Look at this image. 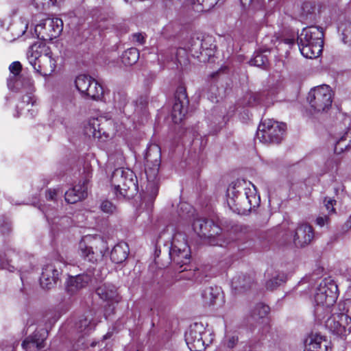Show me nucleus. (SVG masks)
Masks as SVG:
<instances>
[{
	"label": "nucleus",
	"mask_w": 351,
	"mask_h": 351,
	"mask_svg": "<svg viewBox=\"0 0 351 351\" xmlns=\"http://www.w3.org/2000/svg\"><path fill=\"white\" fill-rule=\"evenodd\" d=\"M232 287L237 291H245L252 287L254 277L250 274H241L235 276L232 280Z\"/></svg>",
	"instance_id": "obj_27"
},
{
	"label": "nucleus",
	"mask_w": 351,
	"mask_h": 351,
	"mask_svg": "<svg viewBox=\"0 0 351 351\" xmlns=\"http://www.w3.org/2000/svg\"><path fill=\"white\" fill-rule=\"evenodd\" d=\"M171 261L178 266L177 269L180 278L193 280L196 278L197 267L192 269L189 265L191 260V251L187 242L186 235L180 232L173 234L171 241V246L167 248Z\"/></svg>",
	"instance_id": "obj_3"
},
{
	"label": "nucleus",
	"mask_w": 351,
	"mask_h": 351,
	"mask_svg": "<svg viewBox=\"0 0 351 351\" xmlns=\"http://www.w3.org/2000/svg\"><path fill=\"white\" fill-rule=\"evenodd\" d=\"M218 295L217 287H208L205 288L202 293L204 304L206 306L214 305Z\"/></svg>",
	"instance_id": "obj_31"
},
{
	"label": "nucleus",
	"mask_w": 351,
	"mask_h": 351,
	"mask_svg": "<svg viewBox=\"0 0 351 351\" xmlns=\"http://www.w3.org/2000/svg\"><path fill=\"white\" fill-rule=\"evenodd\" d=\"M129 254V247L126 243L121 242L115 245L110 252V259L115 264L122 263Z\"/></svg>",
	"instance_id": "obj_25"
},
{
	"label": "nucleus",
	"mask_w": 351,
	"mask_h": 351,
	"mask_svg": "<svg viewBox=\"0 0 351 351\" xmlns=\"http://www.w3.org/2000/svg\"><path fill=\"white\" fill-rule=\"evenodd\" d=\"M267 62V56L261 52L255 53L253 58L250 60V65L258 67L265 66Z\"/></svg>",
	"instance_id": "obj_37"
},
{
	"label": "nucleus",
	"mask_w": 351,
	"mask_h": 351,
	"mask_svg": "<svg viewBox=\"0 0 351 351\" xmlns=\"http://www.w3.org/2000/svg\"><path fill=\"white\" fill-rule=\"evenodd\" d=\"M138 104L140 105V108H145L147 105V99L146 97L141 96L136 101V105L138 106Z\"/></svg>",
	"instance_id": "obj_49"
},
{
	"label": "nucleus",
	"mask_w": 351,
	"mask_h": 351,
	"mask_svg": "<svg viewBox=\"0 0 351 351\" xmlns=\"http://www.w3.org/2000/svg\"><path fill=\"white\" fill-rule=\"evenodd\" d=\"M161 165V149L157 144H149L144 156L145 173L150 182L158 177Z\"/></svg>",
	"instance_id": "obj_12"
},
{
	"label": "nucleus",
	"mask_w": 351,
	"mask_h": 351,
	"mask_svg": "<svg viewBox=\"0 0 351 351\" xmlns=\"http://www.w3.org/2000/svg\"><path fill=\"white\" fill-rule=\"evenodd\" d=\"M286 280L287 276L284 274H278L266 281L265 287L267 290L273 291Z\"/></svg>",
	"instance_id": "obj_35"
},
{
	"label": "nucleus",
	"mask_w": 351,
	"mask_h": 351,
	"mask_svg": "<svg viewBox=\"0 0 351 351\" xmlns=\"http://www.w3.org/2000/svg\"><path fill=\"white\" fill-rule=\"evenodd\" d=\"M91 177V172L87 171L77 184L65 192V201L69 204H75L85 199L88 196V184Z\"/></svg>",
	"instance_id": "obj_15"
},
{
	"label": "nucleus",
	"mask_w": 351,
	"mask_h": 351,
	"mask_svg": "<svg viewBox=\"0 0 351 351\" xmlns=\"http://www.w3.org/2000/svg\"><path fill=\"white\" fill-rule=\"evenodd\" d=\"M238 340L239 339L237 337H231L227 342V347L229 348H233L237 345Z\"/></svg>",
	"instance_id": "obj_50"
},
{
	"label": "nucleus",
	"mask_w": 351,
	"mask_h": 351,
	"mask_svg": "<svg viewBox=\"0 0 351 351\" xmlns=\"http://www.w3.org/2000/svg\"><path fill=\"white\" fill-rule=\"evenodd\" d=\"M108 252V242L98 234L83 236L78 243L77 254L84 269L91 274H94L96 266L103 261Z\"/></svg>",
	"instance_id": "obj_1"
},
{
	"label": "nucleus",
	"mask_w": 351,
	"mask_h": 351,
	"mask_svg": "<svg viewBox=\"0 0 351 351\" xmlns=\"http://www.w3.org/2000/svg\"><path fill=\"white\" fill-rule=\"evenodd\" d=\"M349 326L350 322L346 319V317L342 315L339 311L332 314L325 322V326L330 332L341 338L351 332Z\"/></svg>",
	"instance_id": "obj_17"
},
{
	"label": "nucleus",
	"mask_w": 351,
	"mask_h": 351,
	"mask_svg": "<svg viewBox=\"0 0 351 351\" xmlns=\"http://www.w3.org/2000/svg\"><path fill=\"white\" fill-rule=\"evenodd\" d=\"M96 293L101 299L105 301L118 302L117 300V291L113 285L105 283L97 288Z\"/></svg>",
	"instance_id": "obj_26"
},
{
	"label": "nucleus",
	"mask_w": 351,
	"mask_h": 351,
	"mask_svg": "<svg viewBox=\"0 0 351 351\" xmlns=\"http://www.w3.org/2000/svg\"><path fill=\"white\" fill-rule=\"evenodd\" d=\"M330 216L328 215H324L318 216L315 219V224L319 227H323L325 225H328L330 222Z\"/></svg>",
	"instance_id": "obj_45"
},
{
	"label": "nucleus",
	"mask_w": 351,
	"mask_h": 351,
	"mask_svg": "<svg viewBox=\"0 0 351 351\" xmlns=\"http://www.w3.org/2000/svg\"><path fill=\"white\" fill-rule=\"evenodd\" d=\"M114 131L113 121L103 117L89 119L84 128L85 135L103 141L113 134Z\"/></svg>",
	"instance_id": "obj_9"
},
{
	"label": "nucleus",
	"mask_w": 351,
	"mask_h": 351,
	"mask_svg": "<svg viewBox=\"0 0 351 351\" xmlns=\"http://www.w3.org/2000/svg\"><path fill=\"white\" fill-rule=\"evenodd\" d=\"M160 250H158L157 249L155 251L156 259L159 258V254L160 253Z\"/></svg>",
	"instance_id": "obj_56"
},
{
	"label": "nucleus",
	"mask_w": 351,
	"mask_h": 351,
	"mask_svg": "<svg viewBox=\"0 0 351 351\" xmlns=\"http://www.w3.org/2000/svg\"><path fill=\"white\" fill-rule=\"evenodd\" d=\"M9 70L12 74V76H23V75H21L22 71V64L19 61H15L11 63L9 66Z\"/></svg>",
	"instance_id": "obj_42"
},
{
	"label": "nucleus",
	"mask_w": 351,
	"mask_h": 351,
	"mask_svg": "<svg viewBox=\"0 0 351 351\" xmlns=\"http://www.w3.org/2000/svg\"><path fill=\"white\" fill-rule=\"evenodd\" d=\"M132 38L134 43L141 45H144L146 41V34L140 32L133 34Z\"/></svg>",
	"instance_id": "obj_46"
},
{
	"label": "nucleus",
	"mask_w": 351,
	"mask_h": 351,
	"mask_svg": "<svg viewBox=\"0 0 351 351\" xmlns=\"http://www.w3.org/2000/svg\"><path fill=\"white\" fill-rule=\"evenodd\" d=\"M8 88L13 92L34 90V80L28 76H10L7 80Z\"/></svg>",
	"instance_id": "obj_20"
},
{
	"label": "nucleus",
	"mask_w": 351,
	"mask_h": 351,
	"mask_svg": "<svg viewBox=\"0 0 351 351\" xmlns=\"http://www.w3.org/2000/svg\"><path fill=\"white\" fill-rule=\"evenodd\" d=\"M80 343L82 345L84 344V339H83V338H82V339L79 338V339H77V342L73 346L74 351L80 350V349L78 348H75V347H78Z\"/></svg>",
	"instance_id": "obj_52"
},
{
	"label": "nucleus",
	"mask_w": 351,
	"mask_h": 351,
	"mask_svg": "<svg viewBox=\"0 0 351 351\" xmlns=\"http://www.w3.org/2000/svg\"><path fill=\"white\" fill-rule=\"evenodd\" d=\"M101 210L106 213L112 214L116 210V206L108 200H104L100 205Z\"/></svg>",
	"instance_id": "obj_43"
},
{
	"label": "nucleus",
	"mask_w": 351,
	"mask_h": 351,
	"mask_svg": "<svg viewBox=\"0 0 351 351\" xmlns=\"http://www.w3.org/2000/svg\"><path fill=\"white\" fill-rule=\"evenodd\" d=\"M308 339L309 342L306 344L304 351H330L329 342L325 337L312 334Z\"/></svg>",
	"instance_id": "obj_22"
},
{
	"label": "nucleus",
	"mask_w": 351,
	"mask_h": 351,
	"mask_svg": "<svg viewBox=\"0 0 351 351\" xmlns=\"http://www.w3.org/2000/svg\"><path fill=\"white\" fill-rule=\"evenodd\" d=\"M45 196L47 200H55L57 196V192L55 189H49L46 191Z\"/></svg>",
	"instance_id": "obj_48"
},
{
	"label": "nucleus",
	"mask_w": 351,
	"mask_h": 351,
	"mask_svg": "<svg viewBox=\"0 0 351 351\" xmlns=\"http://www.w3.org/2000/svg\"><path fill=\"white\" fill-rule=\"evenodd\" d=\"M193 229L200 237L204 238H214L221 234V228L213 220L206 218H199L194 220Z\"/></svg>",
	"instance_id": "obj_18"
},
{
	"label": "nucleus",
	"mask_w": 351,
	"mask_h": 351,
	"mask_svg": "<svg viewBox=\"0 0 351 351\" xmlns=\"http://www.w3.org/2000/svg\"><path fill=\"white\" fill-rule=\"evenodd\" d=\"M95 325L93 322V317L88 318L87 316L82 315L79 317L75 326L78 332H84V335H88L95 329Z\"/></svg>",
	"instance_id": "obj_29"
},
{
	"label": "nucleus",
	"mask_w": 351,
	"mask_h": 351,
	"mask_svg": "<svg viewBox=\"0 0 351 351\" xmlns=\"http://www.w3.org/2000/svg\"><path fill=\"white\" fill-rule=\"evenodd\" d=\"M185 341L191 351H201L204 349L202 335L195 330L190 329L185 333Z\"/></svg>",
	"instance_id": "obj_24"
},
{
	"label": "nucleus",
	"mask_w": 351,
	"mask_h": 351,
	"mask_svg": "<svg viewBox=\"0 0 351 351\" xmlns=\"http://www.w3.org/2000/svg\"><path fill=\"white\" fill-rule=\"evenodd\" d=\"M333 97L334 93L330 86L323 84L310 90L307 101L315 112H326L332 106Z\"/></svg>",
	"instance_id": "obj_8"
},
{
	"label": "nucleus",
	"mask_w": 351,
	"mask_h": 351,
	"mask_svg": "<svg viewBox=\"0 0 351 351\" xmlns=\"http://www.w3.org/2000/svg\"><path fill=\"white\" fill-rule=\"evenodd\" d=\"M297 40L300 53L304 57L316 58L321 55L324 48L323 29L315 25L304 27Z\"/></svg>",
	"instance_id": "obj_4"
},
{
	"label": "nucleus",
	"mask_w": 351,
	"mask_h": 351,
	"mask_svg": "<svg viewBox=\"0 0 351 351\" xmlns=\"http://www.w3.org/2000/svg\"><path fill=\"white\" fill-rule=\"evenodd\" d=\"M93 274L86 273L69 276L66 282V291L70 294H74L77 291L86 287L91 281Z\"/></svg>",
	"instance_id": "obj_21"
},
{
	"label": "nucleus",
	"mask_w": 351,
	"mask_h": 351,
	"mask_svg": "<svg viewBox=\"0 0 351 351\" xmlns=\"http://www.w3.org/2000/svg\"><path fill=\"white\" fill-rule=\"evenodd\" d=\"M337 308L342 315L346 317V319L350 322L349 330H351V299L340 301Z\"/></svg>",
	"instance_id": "obj_33"
},
{
	"label": "nucleus",
	"mask_w": 351,
	"mask_h": 351,
	"mask_svg": "<svg viewBox=\"0 0 351 351\" xmlns=\"http://www.w3.org/2000/svg\"><path fill=\"white\" fill-rule=\"evenodd\" d=\"M58 0H33V3L38 10L43 11L46 8L56 5Z\"/></svg>",
	"instance_id": "obj_39"
},
{
	"label": "nucleus",
	"mask_w": 351,
	"mask_h": 351,
	"mask_svg": "<svg viewBox=\"0 0 351 351\" xmlns=\"http://www.w3.org/2000/svg\"><path fill=\"white\" fill-rule=\"evenodd\" d=\"M110 336H111L110 333L108 332L104 336V339H107L110 338Z\"/></svg>",
	"instance_id": "obj_57"
},
{
	"label": "nucleus",
	"mask_w": 351,
	"mask_h": 351,
	"mask_svg": "<svg viewBox=\"0 0 351 351\" xmlns=\"http://www.w3.org/2000/svg\"><path fill=\"white\" fill-rule=\"evenodd\" d=\"M39 46L32 45L28 51V60L34 70L42 76H49L56 70V60L52 57V52L45 51L41 54L37 48Z\"/></svg>",
	"instance_id": "obj_6"
},
{
	"label": "nucleus",
	"mask_w": 351,
	"mask_h": 351,
	"mask_svg": "<svg viewBox=\"0 0 351 351\" xmlns=\"http://www.w3.org/2000/svg\"><path fill=\"white\" fill-rule=\"evenodd\" d=\"M302 14L307 17L309 14L315 13V6L311 2H304L302 5Z\"/></svg>",
	"instance_id": "obj_44"
},
{
	"label": "nucleus",
	"mask_w": 351,
	"mask_h": 351,
	"mask_svg": "<svg viewBox=\"0 0 351 351\" xmlns=\"http://www.w3.org/2000/svg\"><path fill=\"white\" fill-rule=\"evenodd\" d=\"M338 295V287L335 282L325 278L317 288L315 301L318 306L330 308L336 302Z\"/></svg>",
	"instance_id": "obj_10"
},
{
	"label": "nucleus",
	"mask_w": 351,
	"mask_h": 351,
	"mask_svg": "<svg viewBox=\"0 0 351 351\" xmlns=\"http://www.w3.org/2000/svg\"><path fill=\"white\" fill-rule=\"evenodd\" d=\"M62 274L60 267L54 263H50L43 267L40 284L43 289H50L57 284Z\"/></svg>",
	"instance_id": "obj_19"
},
{
	"label": "nucleus",
	"mask_w": 351,
	"mask_h": 351,
	"mask_svg": "<svg viewBox=\"0 0 351 351\" xmlns=\"http://www.w3.org/2000/svg\"><path fill=\"white\" fill-rule=\"evenodd\" d=\"M264 330L269 332V330H270V326L269 324H267V323L266 324V325L264 326Z\"/></svg>",
	"instance_id": "obj_55"
},
{
	"label": "nucleus",
	"mask_w": 351,
	"mask_h": 351,
	"mask_svg": "<svg viewBox=\"0 0 351 351\" xmlns=\"http://www.w3.org/2000/svg\"><path fill=\"white\" fill-rule=\"evenodd\" d=\"M324 206L328 211V215H331L332 214L336 213V209L334 206L336 204L337 202L334 199H328V197H324Z\"/></svg>",
	"instance_id": "obj_41"
},
{
	"label": "nucleus",
	"mask_w": 351,
	"mask_h": 351,
	"mask_svg": "<svg viewBox=\"0 0 351 351\" xmlns=\"http://www.w3.org/2000/svg\"><path fill=\"white\" fill-rule=\"evenodd\" d=\"M34 90H34H26L25 91L26 93L22 97V102L27 104H31L32 106H34L36 102V97L34 95Z\"/></svg>",
	"instance_id": "obj_40"
},
{
	"label": "nucleus",
	"mask_w": 351,
	"mask_h": 351,
	"mask_svg": "<svg viewBox=\"0 0 351 351\" xmlns=\"http://www.w3.org/2000/svg\"><path fill=\"white\" fill-rule=\"evenodd\" d=\"M136 351H138V350H136Z\"/></svg>",
	"instance_id": "obj_60"
},
{
	"label": "nucleus",
	"mask_w": 351,
	"mask_h": 351,
	"mask_svg": "<svg viewBox=\"0 0 351 351\" xmlns=\"http://www.w3.org/2000/svg\"><path fill=\"white\" fill-rule=\"evenodd\" d=\"M110 182L118 198L130 199L134 197L138 191L137 177L129 169H116L112 172Z\"/></svg>",
	"instance_id": "obj_5"
},
{
	"label": "nucleus",
	"mask_w": 351,
	"mask_h": 351,
	"mask_svg": "<svg viewBox=\"0 0 351 351\" xmlns=\"http://www.w3.org/2000/svg\"><path fill=\"white\" fill-rule=\"evenodd\" d=\"M284 43L289 45H293L295 44L294 38H285L284 39Z\"/></svg>",
	"instance_id": "obj_54"
},
{
	"label": "nucleus",
	"mask_w": 351,
	"mask_h": 351,
	"mask_svg": "<svg viewBox=\"0 0 351 351\" xmlns=\"http://www.w3.org/2000/svg\"><path fill=\"white\" fill-rule=\"evenodd\" d=\"M241 4L243 8H245L247 6H249L252 2V0H240Z\"/></svg>",
	"instance_id": "obj_53"
},
{
	"label": "nucleus",
	"mask_w": 351,
	"mask_h": 351,
	"mask_svg": "<svg viewBox=\"0 0 351 351\" xmlns=\"http://www.w3.org/2000/svg\"><path fill=\"white\" fill-rule=\"evenodd\" d=\"M253 187H243L239 180L232 182L226 191L227 203L230 210L239 215H246L258 207L261 198L254 185Z\"/></svg>",
	"instance_id": "obj_2"
},
{
	"label": "nucleus",
	"mask_w": 351,
	"mask_h": 351,
	"mask_svg": "<svg viewBox=\"0 0 351 351\" xmlns=\"http://www.w3.org/2000/svg\"><path fill=\"white\" fill-rule=\"evenodd\" d=\"M189 99L186 88L179 86L175 93V101L172 108V119L176 123L181 122L185 117L189 108Z\"/></svg>",
	"instance_id": "obj_14"
},
{
	"label": "nucleus",
	"mask_w": 351,
	"mask_h": 351,
	"mask_svg": "<svg viewBox=\"0 0 351 351\" xmlns=\"http://www.w3.org/2000/svg\"><path fill=\"white\" fill-rule=\"evenodd\" d=\"M289 237V242L292 240L296 247H304L308 245L314 238V230L308 223H300L294 232L286 234Z\"/></svg>",
	"instance_id": "obj_16"
},
{
	"label": "nucleus",
	"mask_w": 351,
	"mask_h": 351,
	"mask_svg": "<svg viewBox=\"0 0 351 351\" xmlns=\"http://www.w3.org/2000/svg\"><path fill=\"white\" fill-rule=\"evenodd\" d=\"M114 306L113 304H108L104 310V316L106 317V319H108V316H109L111 313H114Z\"/></svg>",
	"instance_id": "obj_47"
},
{
	"label": "nucleus",
	"mask_w": 351,
	"mask_h": 351,
	"mask_svg": "<svg viewBox=\"0 0 351 351\" xmlns=\"http://www.w3.org/2000/svg\"><path fill=\"white\" fill-rule=\"evenodd\" d=\"M218 73H219V72H218V71H217V72H215V73H213L211 74V77H215L216 75H218Z\"/></svg>",
	"instance_id": "obj_58"
},
{
	"label": "nucleus",
	"mask_w": 351,
	"mask_h": 351,
	"mask_svg": "<svg viewBox=\"0 0 351 351\" xmlns=\"http://www.w3.org/2000/svg\"><path fill=\"white\" fill-rule=\"evenodd\" d=\"M63 30V22L59 18L46 19L36 25L34 31L38 38L51 40L58 38Z\"/></svg>",
	"instance_id": "obj_13"
},
{
	"label": "nucleus",
	"mask_w": 351,
	"mask_h": 351,
	"mask_svg": "<svg viewBox=\"0 0 351 351\" xmlns=\"http://www.w3.org/2000/svg\"><path fill=\"white\" fill-rule=\"evenodd\" d=\"M342 39L344 43L351 44V22L346 21L341 25Z\"/></svg>",
	"instance_id": "obj_38"
},
{
	"label": "nucleus",
	"mask_w": 351,
	"mask_h": 351,
	"mask_svg": "<svg viewBox=\"0 0 351 351\" xmlns=\"http://www.w3.org/2000/svg\"><path fill=\"white\" fill-rule=\"evenodd\" d=\"M349 129L346 131L335 145L334 152L337 154H340L351 146V136H348Z\"/></svg>",
	"instance_id": "obj_32"
},
{
	"label": "nucleus",
	"mask_w": 351,
	"mask_h": 351,
	"mask_svg": "<svg viewBox=\"0 0 351 351\" xmlns=\"http://www.w3.org/2000/svg\"><path fill=\"white\" fill-rule=\"evenodd\" d=\"M286 124L274 119L262 120L258 127L256 138L263 143H276L281 142L286 131Z\"/></svg>",
	"instance_id": "obj_7"
},
{
	"label": "nucleus",
	"mask_w": 351,
	"mask_h": 351,
	"mask_svg": "<svg viewBox=\"0 0 351 351\" xmlns=\"http://www.w3.org/2000/svg\"><path fill=\"white\" fill-rule=\"evenodd\" d=\"M47 331L42 329L36 330L32 335L26 337L22 342V347L24 350H27L30 344L35 345L36 348L41 349L44 348V341L47 339Z\"/></svg>",
	"instance_id": "obj_23"
},
{
	"label": "nucleus",
	"mask_w": 351,
	"mask_h": 351,
	"mask_svg": "<svg viewBox=\"0 0 351 351\" xmlns=\"http://www.w3.org/2000/svg\"><path fill=\"white\" fill-rule=\"evenodd\" d=\"M97 342L96 341H93L91 343H90V346L91 347H95L96 345H97Z\"/></svg>",
	"instance_id": "obj_59"
},
{
	"label": "nucleus",
	"mask_w": 351,
	"mask_h": 351,
	"mask_svg": "<svg viewBox=\"0 0 351 351\" xmlns=\"http://www.w3.org/2000/svg\"><path fill=\"white\" fill-rule=\"evenodd\" d=\"M269 311L270 308L269 306L263 303H258L252 311L251 316L254 319H256V317L263 319V322H265V321H267L266 316L269 314Z\"/></svg>",
	"instance_id": "obj_34"
},
{
	"label": "nucleus",
	"mask_w": 351,
	"mask_h": 351,
	"mask_svg": "<svg viewBox=\"0 0 351 351\" xmlns=\"http://www.w3.org/2000/svg\"><path fill=\"white\" fill-rule=\"evenodd\" d=\"M211 38H204L200 41L199 44V51H195V54L197 58L199 56H205L206 57L210 58L215 56L216 45L210 43Z\"/></svg>",
	"instance_id": "obj_28"
},
{
	"label": "nucleus",
	"mask_w": 351,
	"mask_h": 351,
	"mask_svg": "<svg viewBox=\"0 0 351 351\" xmlns=\"http://www.w3.org/2000/svg\"><path fill=\"white\" fill-rule=\"evenodd\" d=\"M76 88L82 95L93 100L101 101L104 98L103 86L94 78L85 74L79 75L75 81Z\"/></svg>",
	"instance_id": "obj_11"
},
{
	"label": "nucleus",
	"mask_w": 351,
	"mask_h": 351,
	"mask_svg": "<svg viewBox=\"0 0 351 351\" xmlns=\"http://www.w3.org/2000/svg\"><path fill=\"white\" fill-rule=\"evenodd\" d=\"M351 229V215L349 216L348 219L342 226V230L345 232L348 231Z\"/></svg>",
	"instance_id": "obj_51"
},
{
	"label": "nucleus",
	"mask_w": 351,
	"mask_h": 351,
	"mask_svg": "<svg viewBox=\"0 0 351 351\" xmlns=\"http://www.w3.org/2000/svg\"><path fill=\"white\" fill-rule=\"evenodd\" d=\"M139 51L136 47H131L124 51L121 56V61L125 66H132L139 59Z\"/></svg>",
	"instance_id": "obj_30"
},
{
	"label": "nucleus",
	"mask_w": 351,
	"mask_h": 351,
	"mask_svg": "<svg viewBox=\"0 0 351 351\" xmlns=\"http://www.w3.org/2000/svg\"><path fill=\"white\" fill-rule=\"evenodd\" d=\"M12 223L10 219L5 215L0 216V234L9 236L12 232Z\"/></svg>",
	"instance_id": "obj_36"
}]
</instances>
